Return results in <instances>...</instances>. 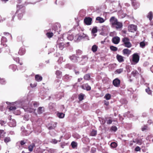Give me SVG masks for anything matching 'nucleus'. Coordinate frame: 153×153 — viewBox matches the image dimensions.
Instances as JSON below:
<instances>
[{
	"label": "nucleus",
	"instance_id": "f257e3e1",
	"mask_svg": "<svg viewBox=\"0 0 153 153\" xmlns=\"http://www.w3.org/2000/svg\"><path fill=\"white\" fill-rule=\"evenodd\" d=\"M110 24L113 27L116 28L117 29L121 28L123 27V24L117 21V19L114 17L112 16L109 20Z\"/></svg>",
	"mask_w": 153,
	"mask_h": 153
},
{
	"label": "nucleus",
	"instance_id": "f03ea898",
	"mask_svg": "<svg viewBox=\"0 0 153 153\" xmlns=\"http://www.w3.org/2000/svg\"><path fill=\"white\" fill-rule=\"evenodd\" d=\"M132 60L131 61L132 65H135L137 64L139 60V56L137 53H135L132 55Z\"/></svg>",
	"mask_w": 153,
	"mask_h": 153
},
{
	"label": "nucleus",
	"instance_id": "7ed1b4c3",
	"mask_svg": "<svg viewBox=\"0 0 153 153\" xmlns=\"http://www.w3.org/2000/svg\"><path fill=\"white\" fill-rule=\"evenodd\" d=\"M86 36V35L83 33L78 34L76 35L74 37V41L78 42Z\"/></svg>",
	"mask_w": 153,
	"mask_h": 153
},
{
	"label": "nucleus",
	"instance_id": "20e7f679",
	"mask_svg": "<svg viewBox=\"0 0 153 153\" xmlns=\"http://www.w3.org/2000/svg\"><path fill=\"white\" fill-rule=\"evenodd\" d=\"M122 41L123 42L125 46L127 48H129L131 47V44L129 42V39L127 37L123 39Z\"/></svg>",
	"mask_w": 153,
	"mask_h": 153
},
{
	"label": "nucleus",
	"instance_id": "39448f33",
	"mask_svg": "<svg viewBox=\"0 0 153 153\" xmlns=\"http://www.w3.org/2000/svg\"><path fill=\"white\" fill-rule=\"evenodd\" d=\"M137 29V26L136 25L132 24L128 26V30L129 32L134 33L136 31Z\"/></svg>",
	"mask_w": 153,
	"mask_h": 153
},
{
	"label": "nucleus",
	"instance_id": "423d86ee",
	"mask_svg": "<svg viewBox=\"0 0 153 153\" xmlns=\"http://www.w3.org/2000/svg\"><path fill=\"white\" fill-rule=\"evenodd\" d=\"M92 20V19L90 17H86L84 19V22L87 25H90L91 24Z\"/></svg>",
	"mask_w": 153,
	"mask_h": 153
},
{
	"label": "nucleus",
	"instance_id": "0eeeda50",
	"mask_svg": "<svg viewBox=\"0 0 153 153\" xmlns=\"http://www.w3.org/2000/svg\"><path fill=\"white\" fill-rule=\"evenodd\" d=\"M120 38L118 36L114 37L112 39V42L115 44H118L120 41Z\"/></svg>",
	"mask_w": 153,
	"mask_h": 153
},
{
	"label": "nucleus",
	"instance_id": "6e6552de",
	"mask_svg": "<svg viewBox=\"0 0 153 153\" xmlns=\"http://www.w3.org/2000/svg\"><path fill=\"white\" fill-rule=\"evenodd\" d=\"M8 125L11 127H14L16 126V123L14 119L10 120V121L8 123Z\"/></svg>",
	"mask_w": 153,
	"mask_h": 153
},
{
	"label": "nucleus",
	"instance_id": "1a4fd4ad",
	"mask_svg": "<svg viewBox=\"0 0 153 153\" xmlns=\"http://www.w3.org/2000/svg\"><path fill=\"white\" fill-rule=\"evenodd\" d=\"M120 80L118 78L114 79L113 82L114 85L115 87H118L120 85Z\"/></svg>",
	"mask_w": 153,
	"mask_h": 153
},
{
	"label": "nucleus",
	"instance_id": "9d476101",
	"mask_svg": "<svg viewBox=\"0 0 153 153\" xmlns=\"http://www.w3.org/2000/svg\"><path fill=\"white\" fill-rule=\"evenodd\" d=\"M6 132L3 130L0 129V139L1 140H3L5 136Z\"/></svg>",
	"mask_w": 153,
	"mask_h": 153
},
{
	"label": "nucleus",
	"instance_id": "9b49d317",
	"mask_svg": "<svg viewBox=\"0 0 153 153\" xmlns=\"http://www.w3.org/2000/svg\"><path fill=\"white\" fill-rule=\"evenodd\" d=\"M132 4L135 9L137 8L139 6V4L136 0H131Z\"/></svg>",
	"mask_w": 153,
	"mask_h": 153
},
{
	"label": "nucleus",
	"instance_id": "f8f14e48",
	"mask_svg": "<svg viewBox=\"0 0 153 153\" xmlns=\"http://www.w3.org/2000/svg\"><path fill=\"white\" fill-rule=\"evenodd\" d=\"M56 123L54 122H52L49 125L48 129H54L56 126Z\"/></svg>",
	"mask_w": 153,
	"mask_h": 153
},
{
	"label": "nucleus",
	"instance_id": "ddd939ff",
	"mask_svg": "<svg viewBox=\"0 0 153 153\" xmlns=\"http://www.w3.org/2000/svg\"><path fill=\"white\" fill-rule=\"evenodd\" d=\"M58 44L57 47H58L60 49L62 50L64 48V44L63 43L59 42V40L57 41Z\"/></svg>",
	"mask_w": 153,
	"mask_h": 153
},
{
	"label": "nucleus",
	"instance_id": "4468645a",
	"mask_svg": "<svg viewBox=\"0 0 153 153\" xmlns=\"http://www.w3.org/2000/svg\"><path fill=\"white\" fill-rule=\"evenodd\" d=\"M96 21H97V23H103L105 21L103 18L100 17H97L96 18Z\"/></svg>",
	"mask_w": 153,
	"mask_h": 153
},
{
	"label": "nucleus",
	"instance_id": "2eb2a0df",
	"mask_svg": "<svg viewBox=\"0 0 153 153\" xmlns=\"http://www.w3.org/2000/svg\"><path fill=\"white\" fill-rule=\"evenodd\" d=\"M82 88L85 90H86L87 91L90 90L91 88L90 86L88 85L87 84H85L82 86Z\"/></svg>",
	"mask_w": 153,
	"mask_h": 153
},
{
	"label": "nucleus",
	"instance_id": "dca6fc26",
	"mask_svg": "<svg viewBox=\"0 0 153 153\" xmlns=\"http://www.w3.org/2000/svg\"><path fill=\"white\" fill-rule=\"evenodd\" d=\"M7 41V38L4 36H2L1 39V45H3L4 46H6V45L4 43L6 42Z\"/></svg>",
	"mask_w": 153,
	"mask_h": 153
},
{
	"label": "nucleus",
	"instance_id": "f3484780",
	"mask_svg": "<svg viewBox=\"0 0 153 153\" xmlns=\"http://www.w3.org/2000/svg\"><path fill=\"white\" fill-rule=\"evenodd\" d=\"M71 60L74 62H76L78 61L77 58L74 55L70 57Z\"/></svg>",
	"mask_w": 153,
	"mask_h": 153
},
{
	"label": "nucleus",
	"instance_id": "a211bd4d",
	"mask_svg": "<svg viewBox=\"0 0 153 153\" xmlns=\"http://www.w3.org/2000/svg\"><path fill=\"white\" fill-rule=\"evenodd\" d=\"M116 58L119 62H121L124 61L123 57L121 55L117 54Z\"/></svg>",
	"mask_w": 153,
	"mask_h": 153
},
{
	"label": "nucleus",
	"instance_id": "6ab92c4d",
	"mask_svg": "<svg viewBox=\"0 0 153 153\" xmlns=\"http://www.w3.org/2000/svg\"><path fill=\"white\" fill-rule=\"evenodd\" d=\"M131 52V51L128 49H125L123 50V53L124 54L127 55H129Z\"/></svg>",
	"mask_w": 153,
	"mask_h": 153
},
{
	"label": "nucleus",
	"instance_id": "aec40b11",
	"mask_svg": "<svg viewBox=\"0 0 153 153\" xmlns=\"http://www.w3.org/2000/svg\"><path fill=\"white\" fill-rule=\"evenodd\" d=\"M35 79L36 81L38 82H40L42 80V77L41 76L37 74L35 75Z\"/></svg>",
	"mask_w": 153,
	"mask_h": 153
},
{
	"label": "nucleus",
	"instance_id": "412c9836",
	"mask_svg": "<svg viewBox=\"0 0 153 153\" xmlns=\"http://www.w3.org/2000/svg\"><path fill=\"white\" fill-rule=\"evenodd\" d=\"M134 141H135V143H136L139 145H141L143 142L142 139L139 138H137L135 139Z\"/></svg>",
	"mask_w": 153,
	"mask_h": 153
},
{
	"label": "nucleus",
	"instance_id": "4be33fe9",
	"mask_svg": "<svg viewBox=\"0 0 153 153\" xmlns=\"http://www.w3.org/2000/svg\"><path fill=\"white\" fill-rule=\"evenodd\" d=\"M35 145L34 143H32L30 144L28 147V150L30 152H32L33 150V149L35 147Z\"/></svg>",
	"mask_w": 153,
	"mask_h": 153
},
{
	"label": "nucleus",
	"instance_id": "5701e85b",
	"mask_svg": "<svg viewBox=\"0 0 153 153\" xmlns=\"http://www.w3.org/2000/svg\"><path fill=\"white\" fill-rule=\"evenodd\" d=\"M153 13L152 12H150L147 15V17L149 19L150 21H151L153 18Z\"/></svg>",
	"mask_w": 153,
	"mask_h": 153
},
{
	"label": "nucleus",
	"instance_id": "b1692460",
	"mask_svg": "<svg viewBox=\"0 0 153 153\" xmlns=\"http://www.w3.org/2000/svg\"><path fill=\"white\" fill-rule=\"evenodd\" d=\"M3 140H4V142L6 143L11 141L10 137L8 136L6 137H5Z\"/></svg>",
	"mask_w": 153,
	"mask_h": 153
},
{
	"label": "nucleus",
	"instance_id": "393cba45",
	"mask_svg": "<svg viewBox=\"0 0 153 153\" xmlns=\"http://www.w3.org/2000/svg\"><path fill=\"white\" fill-rule=\"evenodd\" d=\"M97 32V27H94L92 29L91 32L94 37L96 36V34L95 33Z\"/></svg>",
	"mask_w": 153,
	"mask_h": 153
},
{
	"label": "nucleus",
	"instance_id": "a878e982",
	"mask_svg": "<svg viewBox=\"0 0 153 153\" xmlns=\"http://www.w3.org/2000/svg\"><path fill=\"white\" fill-rule=\"evenodd\" d=\"M7 108L9 109L10 111H13L16 109V108L15 106H7Z\"/></svg>",
	"mask_w": 153,
	"mask_h": 153
},
{
	"label": "nucleus",
	"instance_id": "bb28decb",
	"mask_svg": "<svg viewBox=\"0 0 153 153\" xmlns=\"http://www.w3.org/2000/svg\"><path fill=\"white\" fill-rule=\"evenodd\" d=\"M71 145L72 147L74 149L76 148L77 145V143L74 142L73 141L72 142L71 144Z\"/></svg>",
	"mask_w": 153,
	"mask_h": 153
},
{
	"label": "nucleus",
	"instance_id": "cd10ccee",
	"mask_svg": "<svg viewBox=\"0 0 153 153\" xmlns=\"http://www.w3.org/2000/svg\"><path fill=\"white\" fill-rule=\"evenodd\" d=\"M111 98V95L109 94H106L104 96V98L106 100H109Z\"/></svg>",
	"mask_w": 153,
	"mask_h": 153
},
{
	"label": "nucleus",
	"instance_id": "c85d7f7f",
	"mask_svg": "<svg viewBox=\"0 0 153 153\" xmlns=\"http://www.w3.org/2000/svg\"><path fill=\"white\" fill-rule=\"evenodd\" d=\"M46 35L48 38H50L53 36V34L52 32H48L46 33Z\"/></svg>",
	"mask_w": 153,
	"mask_h": 153
},
{
	"label": "nucleus",
	"instance_id": "c756f323",
	"mask_svg": "<svg viewBox=\"0 0 153 153\" xmlns=\"http://www.w3.org/2000/svg\"><path fill=\"white\" fill-rule=\"evenodd\" d=\"M85 95L82 94H80L79 96V99L80 101H82L84 99Z\"/></svg>",
	"mask_w": 153,
	"mask_h": 153
},
{
	"label": "nucleus",
	"instance_id": "7c9ffc66",
	"mask_svg": "<svg viewBox=\"0 0 153 153\" xmlns=\"http://www.w3.org/2000/svg\"><path fill=\"white\" fill-rule=\"evenodd\" d=\"M44 111V108L42 107H39L38 110V112L39 114L42 113Z\"/></svg>",
	"mask_w": 153,
	"mask_h": 153
},
{
	"label": "nucleus",
	"instance_id": "2f4dec72",
	"mask_svg": "<svg viewBox=\"0 0 153 153\" xmlns=\"http://www.w3.org/2000/svg\"><path fill=\"white\" fill-rule=\"evenodd\" d=\"M97 47L96 45H94L92 47V50L93 52H95L97 51Z\"/></svg>",
	"mask_w": 153,
	"mask_h": 153
},
{
	"label": "nucleus",
	"instance_id": "473e14b6",
	"mask_svg": "<svg viewBox=\"0 0 153 153\" xmlns=\"http://www.w3.org/2000/svg\"><path fill=\"white\" fill-rule=\"evenodd\" d=\"M57 116L59 118H63L64 117L65 114L63 113H59L57 114Z\"/></svg>",
	"mask_w": 153,
	"mask_h": 153
},
{
	"label": "nucleus",
	"instance_id": "72a5a7b5",
	"mask_svg": "<svg viewBox=\"0 0 153 153\" xmlns=\"http://www.w3.org/2000/svg\"><path fill=\"white\" fill-rule=\"evenodd\" d=\"M56 74L58 77H60L61 76L62 73L61 71H56Z\"/></svg>",
	"mask_w": 153,
	"mask_h": 153
},
{
	"label": "nucleus",
	"instance_id": "f704fd0d",
	"mask_svg": "<svg viewBox=\"0 0 153 153\" xmlns=\"http://www.w3.org/2000/svg\"><path fill=\"white\" fill-rule=\"evenodd\" d=\"M110 49L113 51H117L118 48L117 47L113 46H111L110 47Z\"/></svg>",
	"mask_w": 153,
	"mask_h": 153
},
{
	"label": "nucleus",
	"instance_id": "c9c22d12",
	"mask_svg": "<svg viewBox=\"0 0 153 153\" xmlns=\"http://www.w3.org/2000/svg\"><path fill=\"white\" fill-rule=\"evenodd\" d=\"M123 71V68H120L119 69H117L115 71L116 74H120Z\"/></svg>",
	"mask_w": 153,
	"mask_h": 153
},
{
	"label": "nucleus",
	"instance_id": "e433bc0d",
	"mask_svg": "<svg viewBox=\"0 0 153 153\" xmlns=\"http://www.w3.org/2000/svg\"><path fill=\"white\" fill-rule=\"evenodd\" d=\"M67 39L68 40L71 41L74 39V36L72 34H71L68 36L67 37Z\"/></svg>",
	"mask_w": 153,
	"mask_h": 153
},
{
	"label": "nucleus",
	"instance_id": "4c0bfd02",
	"mask_svg": "<svg viewBox=\"0 0 153 153\" xmlns=\"http://www.w3.org/2000/svg\"><path fill=\"white\" fill-rule=\"evenodd\" d=\"M146 91L149 94H151L152 93L149 87L146 89Z\"/></svg>",
	"mask_w": 153,
	"mask_h": 153
},
{
	"label": "nucleus",
	"instance_id": "58836bf2",
	"mask_svg": "<svg viewBox=\"0 0 153 153\" xmlns=\"http://www.w3.org/2000/svg\"><path fill=\"white\" fill-rule=\"evenodd\" d=\"M84 78L85 79L88 80L90 79V76L89 74H87L84 76Z\"/></svg>",
	"mask_w": 153,
	"mask_h": 153
},
{
	"label": "nucleus",
	"instance_id": "ea45409f",
	"mask_svg": "<svg viewBox=\"0 0 153 153\" xmlns=\"http://www.w3.org/2000/svg\"><path fill=\"white\" fill-rule=\"evenodd\" d=\"M91 136H94L97 134V131L93 130L91 132Z\"/></svg>",
	"mask_w": 153,
	"mask_h": 153
},
{
	"label": "nucleus",
	"instance_id": "a19ab883",
	"mask_svg": "<svg viewBox=\"0 0 153 153\" xmlns=\"http://www.w3.org/2000/svg\"><path fill=\"white\" fill-rule=\"evenodd\" d=\"M50 142L54 144H56L57 143L58 141L56 139H54L51 140Z\"/></svg>",
	"mask_w": 153,
	"mask_h": 153
},
{
	"label": "nucleus",
	"instance_id": "79ce46f5",
	"mask_svg": "<svg viewBox=\"0 0 153 153\" xmlns=\"http://www.w3.org/2000/svg\"><path fill=\"white\" fill-rule=\"evenodd\" d=\"M13 57L14 60L16 61V62H18L19 63V57H18L17 58V56H16V54L14 55Z\"/></svg>",
	"mask_w": 153,
	"mask_h": 153
},
{
	"label": "nucleus",
	"instance_id": "37998d69",
	"mask_svg": "<svg viewBox=\"0 0 153 153\" xmlns=\"http://www.w3.org/2000/svg\"><path fill=\"white\" fill-rule=\"evenodd\" d=\"M111 146L112 148H115L117 146V144L115 142H112L111 143Z\"/></svg>",
	"mask_w": 153,
	"mask_h": 153
},
{
	"label": "nucleus",
	"instance_id": "c03bdc74",
	"mask_svg": "<svg viewBox=\"0 0 153 153\" xmlns=\"http://www.w3.org/2000/svg\"><path fill=\"white\" fill-rule=\"evenodd\" d=\"M153 137V135L152 134L146 137V139L147 140H150Z\"/></svg>",
	"mask_w": 153,
	"mask_h": 153
},
{
	"label": "nucleus",
	"instance_id": "a18cd8bd",
	"mask_svg": "<svg viewBox=\"0 0 153 153\" xmlns=\"http://www.w3.org/2000/svg\"><path fill=\"white\" fill-rule=\"evenodd\" d=\"M25 110H26L27 111H28L30 112H33L34 110L33 109H30L29 108H26L25 107L23 108Z\"/></svg>",
	"mask_w": 153,
	"mask_h": 153
},
{
	"label": "nucleus",
	"instance_id": "49530a36",
	"mask_svg": "<svg viewBox=\"0 0 153 153\" xmlns=\"http://www.w3.org/2000/svg\"><path fill=\"white\" fill-rule=\"evenodd\" d=\"M145 45V43L143 42H141L140 43V46L141 48H143Z\"/></svg>",
	"mask_w": 153,
	"mask_h": 153
},
{
	"label": "nucleus",
	"instance_id": "de8ad7c7",
	"mask_svg": "<svg viewBox=\"0 0 153 153\" xmlns=\"http://www.w3.org/2000/svg\"><path fill=\"white\" fill-rule=\"evenodd\" d=\"M137 73L138 72L137 71L134 70L132 72V74L134 76H135L137 74Z\"/></svg>",
	"mask_w": 153,
	"mask_h": 153
},
{
	"label": "nucleus",
	"instance_id": "09e8293b",
	"mask_svg": "<svg viewBox=\"0 0 153 153\" xmlns=\"http://www.w3.org/2000/svg\"><path fill=\"white\" fill-rule=\"evenodd\" d=\"M140 148L139 147L137 146L135 148V150L136 152H138L140 151Z\"/></svg>",
	"mask_w": 153,
	"mask_h": 153
},
{
	"label": "nucleus",
	"instance_id": "8fccbe9b",
	"mask_svg": "<svg viewBox=\"0 0 153 153\" xmlns=\"http://www.w3.org/2000/svg\"><path fill=\"white\" fill-rule=\"evenodd\" d=\"M48 151L50 153H54L55 152V150L53 149H49Z\"/></svg>",
	"mask_w": 153,
	"mask_h": 153
},
{
	"label": "nucleus",
	"instance_id": "3c124183",
	"mask_svg": "<svg viewBox=\"0 0 153 153\" xmlns=\"http://www.w3.org/2000/svg\"><path fill=\"white\" fill-rule=\"evenodd\" d=\"M4 35L6 36H9L10 37H11V34L8 32H4Z\"/></svg>",
	"mask_w": 153,
	"mask_h": 153
},
{
	"label": "nucleus",
	"instance_id": "603ef678",
	"mask_svg": "<svg viewBox=\"0 0 153 153\" xmlns=\"http://www.w3.org/2000/svg\"><path fill=\"white\" fill-rule=\"evenodd\" d=\"M21 52L22 53L21 54L20 53V55H23L25 52V50L24 49H22L21 50Z\"/></svg>",
	"mask_w": 153,
	"mask_h": 153
},
{
	"label": "nucleus",
	"instance_id": "864d4df0",
	"mask_svg": "<svg viewBox=\"0 0 153 153\" xmlns=\"http://www.w3.org/2000/svg\"><path fill=\"white\" fill-rule=\"evenodd\" d=\"M111 129L114 131H117V128L116 126H112L111 127Z\"/></svg>",
	"mask_w": 153,
	"mask_h": 153
},
{
	"label": "nucleus",
	"instance_id": "5fc2aeb1",
	"mask_svg": "<svg viewBox=\"0 0 153 153\" xmlns=\"http://www.w3.org/2000/svg\"><path fill=\"white\" fill-rule=\"evenodd\" d=\"M63 60V58L62 57H60L59 58L58 62H61Z\"/></svg>",
	"mask_w": 153,
	"mask_h": 153
},
{
	"label": "nucleus",
	"instance_id": "6e6d98bb",
	"mask_svg": "<svg viewBox=\"0 0 153 153\" xmlns=\"http://www.w3.org/2000/svg\"><path fill=\"white\" fill-rule=\"evenodd\" d=\"M4 109V105L3 104L0 105V110L2 111Z\"/></svg>",
	"mask_w": 153,
	"mask_h": 153
},
{
	"label": "nucleus",
	"instance_id": "4d7b16f0",
	"mask_svg": "<svg viewBox=\"0 0 153 153\" xmlns=\"http://www.w3.org/2000/svg\"><path fill=\"white\" fill-rule=\"evenodd\" d=\"M6 122L4 121L3 120H1L0 121V124L1 126H3L4 125L5 123Z\"/></svg>",
	"mask_w": 153,
	"mask_h": 153
},
{
	"label": "nucleus",
	"instance_id": "13d9d810",
	"mask_svg": "<svg viewBox=\"0 0 153 153\" xmlns=\"http://www.w3.org/2000/svg\"><path fill=\"white\" fill-rule=\"evenodd\" d=\"M112 122V121L111 120H107V123L108 124H111Z\"/></svg>",
	"mask_w": 153,
	"mask_h": 153
},
{
	"label": "nucleus",
	"instance_id": "bf43d9fd",
	"mask_svg": "<svg viewBox=\"0 0 153 153\" xmlns=\"http://www.w3.org/2000/svg\"><path fill=\"white\" fill-rule=\"evenodd\" d=\"M147 127L146 126H144L142 128V130L143 131H145V130H146L147 129Z\"/></svg>",
	"mask_w": 153,
	"mask_h": 153
},
{
	"label": "nucleus",
	"instance_id": "052dcab7",
	"mask_svg": "<svg viewBox=\"0 0 153 153\" xmlns=\"http://www.w3.org/2000/svg\"><path fill=\"white\" fill-rule=\"evenodd\" d=\"M33 104L34 107H36L38 105V103L36 102H34L33 103Z\"/></svg>",
	"mask_w": 153,
	"mask_h": 153
},
{
	"label": "nucleus",
	"instance_id": "680f3d73",
	"mask_svg": "<svg viewBox=\"0 0 153 153\" xmlns=\"http://www.w3.org/2000/svg\"><path fill=\"white\" fill-rule=\"evenodd\" d=\"M134 140H133L132 141H131L130 142V145L132 146L133 144V143H135Z\"/></svg>",
	"mask_w": 153,
	"mask_h": 153
},
{
	"label": "nucleus",
	"instance_id": "e2e57ef3",
	"mask_svg": "<svg viewBox=\"0 0 153 153\" xmlns=\"http://www.w3.org/2000/svg\"><path fill=\"white\" fill-rule=\"evenodd\" d=\"M26 142H25L24 140H22L20 142V144L22 145H23Z\"/></svg>",
	"mask_w": 153,
	"mask_h": 153
},
{
	"label": "nucleus",
	"instance_id": "0e129e2a",
	"mask_svg": "<svg viewBox=\"0 0 153 153\" xmlns=\"http://www.w3.org/2000/svg\"><path fill=\"white\" fill-rule=\"evenodd\" d=\"M36 84H34L33 85L32 84H30L31 87L32 88L35 87L36 86Z\"/></svg>",
	"mask_w": 153,
	"mask_h": 153
},
{
	"label": "nucleus",
	"instance_id": "69168bd1",
	"mask_svg": "<svg viewBox=\"0 0 153 153\" xmlns=\"http://www.w3.org/2000/svg\"><path fill=\"white\" fill-rule=\"evenodd\" d=\"M18 10H17L16 13H15V15L13 17H15L16 16H17L18 17L19 14H18Z\"/></svg>",
	"mask_w": 153,
	"mask_h": 153
},
{
	"label": "nucleus",
	"instance_id": "338daca9",
	"mask_svg": "<svg viewBox=\"0 0 153 153\" xmlns=\"http://www.w3.org/2000/svg\"><path fill=\"white\" fill-rule=\"evenodd\" d=\"M148 123H149V124L152 123L153 125V122H152V120H148Z\"/></svg>",
	"mask_w": 153,
	"mask_h": 153
},
{
	"label": "nucleus",
	"instance_id": "774afa93",
	"mask_svg": "<svg viewBox=\"0 0 153 153\" xmlns=\"http://www.w3.org/2000/svg\"><path fill=\"white\" fill-rule=\"evenodd\" d=\"M105 104L106 105H108L109 104L108 102L105 101Z\"/></svg>",
	"mask_w": 153,
	"mask_h": 153
}]
</instances>
